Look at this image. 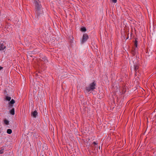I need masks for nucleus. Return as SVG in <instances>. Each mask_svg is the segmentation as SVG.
Masks as SVG:
<instances>
[{"mask_svg":"<svg viewBox=\"0 0 156 156\" xmlns=\"http://www.w3.org/2000/svg\"><path fill=\"white\" fill-rule=\"evenodd\" d=\"M93 144H94L95 145H97V143H96L95 142H94L93 143Z\"/></svg>","mask_w":156,"mask_h":156,"instance_id":"obj_17","label":"nucleus"},{"mask_svg":"<svg viewBox=\"0 0 156 156\" xmlns=\"http://www.w3.org/2000/svg\"><path fill=\"white\" fill-rule=\"evenodd\" d=\"M36 4V9L37 10L39 11L40 10L41 7V5H40L39 3L37 2H36L35 3Z\"/></svg>","mask_w":156,"mask_h":156,"instance_id":"obj_3","label":"nucleus"},{"mask_svg":"<svg viewBox=\"0 0 156 156\" xmlns=\"http://www.w3.org/2000/svg\"><path fill=\"white\" fill-rule=\"evenodd\" d=\"M15 103V101L13 99H12L9 102V104L10 106L12 107V106L11 105L14 104Z\"/></svg>","mask_w":156,"mask_h":156,"instance_id":"obj_6","label":"nucleus"},{"mask_svg":"<svg viewBox=\"0 0 156 156\" xmlns=\"http://www.w3.org/2000/svg\"><path fill=\"white\" fill-rule=\"evenodd\" d=\"M2 69H3V67H1V66H0V71Z\"/></svg>","mask_w":156,"mask_h":156,"instance_id":"obj_18","label":"nucleus"},{"mask_svg":"<svg viewBox=\"0 0 156 156\" xmlns=\"http://www.w3.org/2000/svg\"><path fill=\"white\" fill-rule=\"evenodd\" d=\"M11 114L12 115H14L15 114V110L14 108H12L10 111Z\"/></svg>","mask_w":156,"mask_h":156,"instance_id":"obj_8","label":"nucleus"},{"mask_svg":"<svg viewBox=\"0 0 156 156\" xmlns=\"http://www.w3.org/2000/svg\"><path fill=\"white\" fill-rule=\"evenodd\" d=\"M37 115V112L36 111H35L31 113V116L36 118Z\"/></svg>","mask_w":156,"mask_h":156,"instance_id":"obj_4","label":"nucleus"},{"mask_svg":"<svg viewBox=\"0 0 156 156\" xmlns=\"http://www.w3.org/2000/svg\"><path fill=\"white\" fill-rule=\"evenodd\" d=\"M138 43L136 39L135 41L134 42V46L135 47V48H139L138 47Z\"/></svg>","mask_w":156,"mask_h":156,"instance_id":"obj_7","label":"nucleus"},{"mask_svg":"<svg viewBox=\"0 0 156 156\" xmlns=\"http://www.w3.org/2000/svg\"><path fill=\"white\" fill-rule=\"evenodd\" d=\"M88 38V36L86 34H84L82 40H81L80 43L81 44H82L86 42Z\"/></svg>","mask_w":156,"mask_h":156,"instance_id":"obj_2","label":"nucleus"},{"mask_svg":"<svg viewBox=\"0 0 156 156\" xmlns=\"http://www.w3.org/2000/svg\"><path fill=\"white\" fill-rule=\"evenodd\" d=\"M134 68L135 70H136L138 69V66L135 65L134 66Z\"/></svg>","mask_w":156,"mask_h":156,"instance_id":"obj_13","label":"nucleus"},{"mask_svg":"<svg viewBox=\"0 0 156 156\" xmlns=\"http://www.w3.org/2000/svg\"><path fill=\"white\" fill-rule=\"evenodd\" d=\"M4 123L6 125H8L9 124V121L6 119H5L4 120Z\"/></svg>","mask_w":156,"mask_h":156,"instance_id":"obj_9","label":"nucleus"},{"mask_svg":"<svg viewBox=\"0 0 156 156\" xmlns=\"http://www.w3.org/2000/svg\"><path fill=\"white\" fill-rule=\"evenodd\" d=\"M81 30L83 31H85L86 30V29L84 27L81 29Z\"/></svg>","mask_w":156,"mask_h":156,"instance_id":"obj_16","label":"nucleus"},{"mask_svg":"<svg viewBox=\"0 0 156 156\" xmlns=\"http://www.w3.org/2000/svg\"><path fill=\"white\" fill-rule=\"evenodd\" d=\"M3 151H4V149H2L1 150H0V154H2L3 153Z\"/></svg>","mask_w":156,"mask_h":156,"instance_id":"obj_14","label":"nucleus"},{"mask_svg":"<svg viewBox=\"0 0 156 156\" xmlns=\"http://www.w3.org/2000/svg\"><path fill=\"white\" fill-rule=\"evenodd\" d=\"M96 83L95 82H93L90 84L88 87H87L86 88V92H88L90 90H93L95 88Z\"/></svg>","mask_w":156,"mask_h":156,"instance_id":"obj_1","label":"nucleus"},{"mask_svg":"<svg viewBox=\"0 0 156 156\" xmlns=\"http://www.w3.org/2000/svg\"><path fill=\"white\" fill-rule=\"evenodd\" d=\"M112 2L113 3H116L117 2V0H111Z\"/></svg>","mask_w":156,"mask_h":156,"instance_id":"obj_15","label":"nucleus"},{"mask_svg":"<svg viewBox=\"0 0 156 156\" xmlns=\"http://www.w3.org/2000/svg\"><path fill=\"white\" fill-rule=\"evenodd\" d=\"M5 46H4V45L2 44L0 45V49H5Z\"/></svg>","mask_w":156,"mask_h":156,"instance_id":"obj_12","label":"nucleus"},{"mask_svg":"<svg viewBox=\"0 0 156 156\" xmlns=\"http://www.w3.org/2000/svg\"><path fill=\"white\" fill-rule=\"evenodd\" d=\"M42 156H44L43 155Z\"/></svg>","mask_w":156,"mask_h":156,"instance_id":"obj_19","label":"nucleus"},{"mask_svg":"<svg viewBox=\"0 0 156 156\" xmlns=\"http://www.w3.org/2000/svg\"><path fill=\"white\" fill-rule=\"evenodd\" d=\"M5 99L6 100L10 101L11 99V98L9 96H6Z\"/></svg>","mask_w":156,"mask_h":156,"instance_id":"obj_11","label":"nucleus"},{"mask_svg":"<svg viewBox=\"0 0 156 156\" xmlns=\"http://www.w3.org/2000/svg\"><path fill=\"white\" fill-rule=\"evenodd\" d=\"M7 133L9 134H10L12 133V130L10 129H8L7 130Z\"/></svg>","mask_w":156,"mask_h":156,"instance_id":"obj_10","label":"nucleus"},{"mask_svg":"<svg viewBox=\"0 0 156 156\" xmlns=\"http://www.w3.org/2000/svg\"><path fill=\"white\" fill-rule=\"evenodd\" d=\"M41 60L43 61L44 63L47 62H48L47 58L45 56H44L42 58V59H41Z\"/></svg>","mask_w":156,"mask_h":156,"instance_id":"obj_5","label":"nucleus"}]
</instances>
